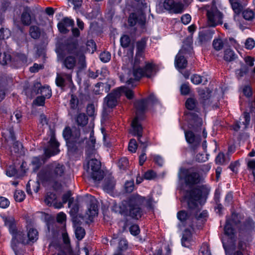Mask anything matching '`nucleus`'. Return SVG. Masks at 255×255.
<instances>
[{"label":"nucleus","mask_w":255,"mask_h":255,"mask_svg":"<svg viewBox=\"0 0 255 255\" xmlns=\"http://www.w3.org/2000/svg\"><path fill=\"white\" fill-rule=\"evenodd\" d=\"M185 135L186 141L192 145V148L195 150L199 145L201 142L200 136L195 135L191 131H185Z\"/></svg>","instance_id":"19"},{"label":"nucleus","mask_w":255,"mask_h":255,"mask_svg":"<svg viewBox=\"0 0 255 255\" xmlns=\"http://www.w3.org/2000/svg\"><path fill=\"white\" fill-rule=\"evenodd\" d=\"M96 88H102V90L104 89L105 90V92L107 93L110 90V85L107 83H102V82H99L96 84L95 85Z\"/></svg>","instance_id":"60"},{"label":"nucleus","mask_w":255,"mask_h":255,"mask_svg":"<svg viewBox=\"0 0 255 255\" xmlns=\"http://www.w3.org/2000/svg\"><path fill=\"white\" fill-rule=\"evenodd\" d=\"M163 5L167 10L175 13H182L184 10V5L181 2H175L174 0H165Z\"/></svg>","instance_id":"16"},{"label":"nucleus","mask_w":255,"mask_h":255,"mask_svg":"<svg viewBox=\"0 0 255 255\" xmlns=\"http://www.w3.org/2000/svg\"><path fill=\"white\" fill-rule=\"evenodd\" d=\"M56 199V196L55 194L49 193L47 195L45 199V203L48 206H52L55 202Z\"/></svg>","instance_id":"50"},{"label":"nucleus","mask_w":255,"mask_h":255,"mask_svg":"<svg viewBox=\"0 0 255 255\" xmlns=\"http://www.w3.org/2000/svg\"><path fill=\"white\" fill-rule=\"evenodd\" d=\"M144 198L139 195H133L127 200L123 201L119 205L115 206V211L125 217H129L138 220L143 215L140 207Z\"/></svg>","instance_id":"1"},{"label":"nucleus","mask_w":255,"mask_h":255,"mask_svg":"<svg viewBox=\"0 0 255 255\" xmlns=\"http://www.w3.org/2000/svg\"><path fill=\"white\" fill-rule=\"evenodd\" d=\"M197 105V101L193 98H188L185 103V106L189 110H195Z\"/></svg>","instance_id":"42"},{"label":"nucleus","mask_w":255,"mask_h":255,"mask_svg":"<svg viewBox=\"0 0 255 255\" xmlns=\"http://www.w3.org/2000/svg\"><path fill=\"white\" fill-rule=\"evenodd\" d=\"M12 236L11 240V246L13 249L16 247L17 245L19 243H21L24 245L28 244L26 236H25L22 232L17 231L16 229L10 233Z\"/></svg>","instance_id":"17"},{"label":"nucleus","mask_w":255,"mask_h":255,"mask_svg":"<svg viewBox=\"0 0 255 255\" xmlns=\"http://www.w3.org/2000/svg\"><path fill=\"white\" fill-rule=\"evenodd\" d=\"M189 125L191 128L196 131L201 130V127L203 124L202 119L195 113L190 112L186 114Z\"/></svg>","instance_id":"14"},{"label":"nucleus","mask_w":255,"mask_h":255,"mask_svg":"<svg viewBox=\"0 0 255 255\" xmlns=\"http://www.w3.org/2000/svg\"><path fill=\"white\" fill-rule=\"evenodd\" d=\"M76 58V55L66 54L64 52L58 54V60L61 63L62 67L72 71L76 65L78 66V59Z\"/></svg>","instance_id":"10"},{"label":"nucleus","mask_w":255,"mask_h":255,"mask_svg":"<svg viewBox=\"0 0 255 255\" xmlns=\"http://www.w3.org/2000/svg\"><path fill=\"white\" fill-rule=\"evenodd\" d=\"M128 165V161L126 157L121 158L118 162V166L121 170H126Z\"/></svg>","instance_id":"57"},{"label":"nucleus","mask_w":255,"mask_h":255,"mask_svg":"<svg viewBox=\"0 0 255 255\" xmlns=\"http://www.w3.org/2000/svg\"><path fill=\"white\" fill-rule=\"evenodd\" d=\"M145 22V18L143 16H137L135 13L130 14L128 18V23L130 26H134L137 23L143 26Z\"/></svg>","instance_id":"26"},{"label":"nucleus","mask_w":255,"mask_h":255,"mask_svg":"<svg viewBox=\"0 0 255 255\" xmlns=\"http://www.w3.org/2000/svg\"><path fill=\"white\" fill-rule=\"evenodd\" d=\"M186 53V49L183 47L176 55L175 59V66L177 68L184 69L186 67L187 61L184 57V55Z\"/></svg>","instance_id":"18"},{"label":"nucleus","mask_w":255,"mask_h":255,"mask_svg":"<svg viewBox=\"0 0 255 255\" xmlns=\"http://www.w3.org/2000/svg\"><path fill=\"white\" fill-rule=\"evenodd\" d=\"M134 106L136 110V117L133 120L136 119L137 123H139V120L143 119L142 116L147 107V100L143 99L137 100L134 103Z\"/></svg>","instance_id":"15"},{"label":"nucleus","mask_w":255,"mask_h":255,"mask_svg":"<svg viewBox=\"0 0 255 255\" xmlns=\"http://www.w3.org/2000/svg\"><path fill=\"white\" fill-rule=\"evenodd\" d=\"M3 220L5 225L8 227L10 233L13 232V231L16 229L15 221L12 217L4 218Z\"/></svg>","instance_id":"35"},{"label":"nucleus","mask_w":255,"mask_h":255,"mask_svg":"<svg viewBox=\"0 0 255 255\" xmlns=\"http://www.w3.org/2000/svg\"><path fill=\"white\" fill-rule=\"evenodd\" d=\"M22 147V144L20 142L18 141H16V139L13 141L12 143H11V147L10 149H8V150H10V151H13L15 153L18 152L20 149Z\"/></svg>","instance_id":"53"},{"label":"nucleus","mask_w":255,"mask_h":255,"mask_svg":"<svg viewBox=\"0 0 255 255\" xmlns=\"http://www.w3.org/2000/svg\"><path fill=\"white\" fill-rule=\"evenodd\" d=\"M76 121L79 126L83 127L87 124L88 119L85 114L80 113L77 116Z\"/></svg>","instance_id":"38"},{"label":"nucleus","mask_w":255,"mask_h":255,"mask_svg":"<svg viewBox=\"0 0 255 255\" xmlns=\"http://www.w3.org/2000/svg\"><path fill=\"white\" fill-rule=\"evenodd\" d=\"M98 214V205L96 199L92 197L90 199V204L88 206V211L86 212V216L89 220H91L94 217L97 216Z\"/></svg>","instance_id":"22"},{"label":"nucleus","mask_w":255,"mask_h":255,"mask_svg":"<svg viewBox=\"0 0 255 255\" xmlns=\"http://www.w3.org/2000/svg\"><path fill=\"white\" fill-rule=\"evenodd\" d=\"M28 244L34 243L38 239V232L34 229H30L26 235Z\"/></svg>","instance_id":"34"},{"label":"nucleus","mask_w":255,"mask_h":255,"mask_svg":"<svg viewBox=\"0 0 255 255\" xmlns=\"http://www.w3.org/2000/svg\"><path fill=\"white\" fill-rule=\"evenodd\" d=\"M232 8L236 13H240L242 10V5L238 0H230Z\"/></svg>","instance_id":"45"},{"label":"nucleus","mask_w":255,"mask_h":255,"mask_svg":"<svg viewBox=\"0 0 255 255\" xmlns=\"http://www.w3.org/2000/svg\"><path fill=\"white\" fill-rule=\"evenodd\" d=\"M250 122V116L249 113L244 112L242 118H240L239 121H237L234 126V129L238 131L240 128V125L243 124L244 128H246Z\"/></svg>","instance_id":"27"},{"label":"nucleus","mask_w":255,"mask_h":255,"mask_svg":"<svg viewBox=\"0 0 255 255\" xmlns=\"http://www.w3.org/2000/svg\"><path fill=\"white\" fill-rule=\"evenodd\" d=\"M202 194L201 187H198L191 190L188 195V206L191 210V214H192L193 218L195 217L197 220L204 219L208 216L206 211L199 213L200 208L197 202L201 199Z\"/></svg>","instance_id":"4"},{"label":"nucleus","mask_w":255,"mask_h":255,"mask_svg":"<svg viewBox=\"0 0 255 255\" xmlns=\"http://www.w3.org/2000/svg\"><path fill=\"white\" fill-rule=\"evenodd\" d=\"M243 16L244 18L248 20H252L254 16V12L253 10L250 9H246L243 11Z\"/></svg>","instance_id":"58"},{"label":"nucleus","mask_w":255,"mask_h":255,"mask_svg":"<svg viewBox=\"0 0 255 255\" xmlns=\"http://www.w3.org/2000/svg\"><path fill=\"white\" fill-rule=\"evenodd\" d=\"M207 24L210 27H215L223 23V14L216 7L212 6L207 10Z\"/></svg>","instance_id":"11"},{"label":"nucleus","mask_w":255,"mask_h":255,"mask_svg":"<svg viewBox=\"0 0 255 255\" xmlns=\"http://www.w3.org/2000/svg\"><path fill=\"white\" fill-rule=\"evenodd\" d=\"M191 80L193 84L198 85L201 83L203 79L200 75L194 74L191 76Z\"/></svg>","instance_id":"62"},{"label":"nucleus","mask_w":255,"mask_h":255,"mask_svg":"<svg viewBox=\"0 0 255 255\" xmlns=\"http://www.w3.org/2000/svg\"><path fill=\"white\" fill-rule=\"evenodd\" d=\"M192 241V235L191 232L188 229H186L183 233V236L181 240L182 246L188 247Z\"/></svg>","instance_id":"29"},{"label":"nucleus","mask_w":255,"mask_h":255,"mask_svg":"<svg viewBox=\"0 0 255 255\" xmlns=\"http://www.w3.org/2000/svg\"><path fill=\"white\" fill-rule=\"evenodd\" d=\"M68 206L71 208L70 211L71 216H75L78 214L79 209V204L77 200L74 201V198L70 199Z\"/></svg>","instance_id":"32"},{"label":"nucleus","mask_w":255,"mask_h":255,"mask_svg":"<svg viewBox=\"0 0 255 255\" xmlns=\"http://www.w3.org/2000/svg\"><path fill=\"white\" fill-rule=\"evenodd\" d=\"M39 94L45 98L49 99L51 97L52 95L51 90L50 89L49 86H44L40 89Z\"/></svg>","instance_id":"44"},{"label":"nucleus","mask_w":255,"mask_h":255,"mask_svg":"<svg viewBox=\"0 0 255 255\" xmlns=\"http://www.w3.org/2000/svg\"><path fill=\"white\" fill-rule=\"evenodd\" d=\"M1 135L2 136V146L5 149H10L11 143L16 139L13 126L10 125H4L2 129Z\"/></svg>","instance_id":"9"},{"label":"nucleus","mask_w":255,"mask_h":255,"mask_svg":"<svg viewBox=\"0 0 255 255\" xmlns=\"http://www.w3.org/2000/svg\"><path fill=\"white\" fill-rule=\"evenodd\" d=\"M74 228L76 238L79 241L81 240L86 234L85 229L80 226H77Z\"/></svg>","instance_id":"43"},{"label":"nucleus","mask_w":255,"mask_h":255,"mask_svg":"<svg viewBox=\"0 0 255 255\" xmlns=\"http://www.w3.org/2000/svg\"><path fill=\"white\" fill-rule=\"evenodd\" d=\"M255 45V42L253 38H248L245 42V47L246 48L248 49H253Z\"/></svg>","instance_id":"64"},{"label":"nucleus","mask_w":255,"mask_h":255,"mask_svg":"<svg viewBox=\"0 0 255 255\" xmlns=\"http://www.w3.org/2000/svg\"><path fill=\"white\" fill-rule=\"evenodd\" d=\"M93 134H94V132H93V131H92L90 133V140L88 141L87 145L86 146V154L87 155L86 160L90 159V158H92L96 152V151L95 149V143L96 142V139L94 138Z\"/></svg>","instance_id":"20"},{"label":"nucleus","mask_w":255,"mask_h":255,"mask_svg":"<svg viewBox=\"0 0 255 255\" xmlns=\"http://www.w3.org/2000/svg\"><path fill=\"white\" fill-rule=\"evenodd\" d=\"M117 89L119 92L120 96H121L122 94H124L128 99H132L133 98L134 94L131 90H130L126 87H121L117 88Z\"/></svg>","instance_id":"37"},{"label":"nucleus","mask_w":255,"mask_h":255,"mask_svg":"<svg viewBox=\"0 0 255 255\" xmlns=\"http://www.w3.org/2000/svg\"><path fill=\"white\" fill-rule=\"evenodd\" d=\"M132 77L129 74L126 76L120 75V78L122 82L129 85L133 82L134 80H138L142 77H145L144 69L140 67L132 68Z\"/></svg>","instance_id":"13"},{"label":"nucleus","mask_w":255,"mask_h":255,"mask_svg":"<svg viewBox=\"0 0 255 255\" xmlns=\"http://www.w3.org/2000/svg\"><path fill=\"white\" fill-rule=\"evenodd\" d=\"M223 246L225 251L226 255H244V254L241 251L235 250L233 251V253L231 254H229V250L230 248L226 245L224 243V241L222 240Z\"/></svg>","instance_id":"52"},{"label":"nucleus","mask_w":255,"mask_h":255,"mask_svg":"<svg viewBox=\"0 0 255 255\" xmlns=\"http://www.w3.org/2000/svg\"><path fill=\"white\" fill-rule=\"evenodd\" d=\"M66 54L76 55L78 59V68L82 70L86 68V62L85 55L79 52L78 40L71 39L67 41L64 47V52Z\"/></svg>","instance_id":"6"},{"label":"nucleus","mask_w":255,"mask_h":255,"mask_svg":"<svg viewBox=\"0 0 255 255\" xmlns=\"http://www.w3.org/2000/svg\"><path fill=\"white\" fill-rule=\"evenodd\" d=\"M199 255H211L208 244H203L202 245L199 250Z\"/></svg>","instance_id":"55"},{"label":"nucleus","mask_w":255,"mask_h":255,"mask_svg":"<svg viewBox=\"0 0 255 255\" xmlns=\"http://www.w3.org/2000/svg\"><path fill=\"white\" fill-rule=\"evenodd\" d=\"M189 209V214L184 211H179L177 214L178 219L182 223L188 222L193 218L192 214H191V210Z\"/></svg>","instance_id":"33"},{"label":"nucleus","mask_w":255,"mask_h":255,"mask_svg":"<svg viewBox=\"0 0 255 255\" xmlns=\"http://www.w3.org/2000/svg\"><path fill=\"white\" fill-rule=\"evenodd\" d=\"M27 62L26 56L24 54H17L14 59L12 60V63H15L14 64L17 65V66H21Z\"/></svg>","instance_id":"36"},{"label":"nucleus","mask_w":255,"mask_h":255,"mask_svg":"<svg viewBox=\"0 0 255 255\" xmlns=\"http://www.w3.org/2000/svg\"><path fill=\"white\" fill-rule=\"evenodd\" d=\"M25 195L24 192L20 190H16L14 194V198L16 201L21 202L24 199Z\"/></svg>","instance_id":"51"},{"label":"nucleus","mask_w":255,"mask_h":255,"mask_svg":"<svg viewBox=\"0 0 255 255\" xmlns=\"http://www.w3.org/2000/svg\"><path fill=\"white\" fill-rule=\"evenodd\" d=\"M213 46L216 51L221 50L223 46L224 43L221 39H215L213 41Z\"/></svg>","instance_id":"54"},{"label":"nucleus","mask_w":255,"mask_h":255,"mask_svg":"<svg viewBox=\"0 0 255 255\" xmlns=\"http://www.w3.org/2000/svg\"><path fill=\"white\" fill-rule=\"evenodd\" d=\"M74 25V21L68 17L62 19L57 25L59 31L63 33H66L69 31L68 27H73Z\"/></svg>","instance_id":"23"},{"label":"nucleus","mask_w":255,"mask_h":255,"mask_svg":"<svg viewBox=\"0 0 255 255\" xmlns=\"http://www.w3.org/2000/svg\"><path fill=\"white\" fill-rule=\"evenodd\" d=\"M84 167L94 180L100 181L104 177V172L101 170V162L96 158L86 160Z\"/></svg>","instance_id":"8"},{"label":"nucleus","mask_w":255,"mask_h":255,"mask_svg":"<svg viewBox=\"0 0 255 255\" xmlns=\"http://www.w3.org/2000/svg\"><path fill=\"white\" fill-rule=\"evenodd\" d=\"M100 58L102 61L106 63L111 59V54L108 52H104L100 54Z\"/></svg>","instance_id":"61"},{"label":"nucleus","mask_w":255,"mask_h":255,"mask_svg":"<svg viewBox=\"0 0 255 255\" xmlns=\"http://www.w3.org/2000/svg\"><path fill=\"white\" fill-rule=\"evenodd\" d=\"M116 182L112 177L105 178L103 185V189L107 192L112 191L115 187Z\"/></svg>","instance_id":"30"},{"label":"nucleus","mask_w":255,"mask_h":255,"mask_svg":"<svg viewBox=\"0 0 255 255\" xmlns=\"http://www.w3.org/2000/svg\"><path fill=\"white\" fill-rule=\"evenodd\" d=\"M249 71V67L247 65L243 64L239 69L236 70V77L238 79H240L246 75Z\"/></svg>","instance_id":"40"},{"label":"nucleus","mask_w":255,"mask_h":255,"mask_svg":"<svg viewBox=\"0 0 255 255\" xmlns=\"http://www.w3.org/2000/svg\"><path fill=\"white\" fill-rule=\"evenodd\" d=\"M178 176L179 179L183 181L185 184L189 188L199 184L201 181L199 172L195 171L193 168H180Z\"/></svg>","instance_id":"7"},{"label":"nucleus","mask_w":255,"mask_h":255,"mask_svg":"<svg viewBox=\"0 0 255 255\" xmlns=\"http://www.w3.org/2000/svg\"><path fill=\"white\" fill-rule=\"evenodd\" d=\"M59 143L56 141L55 138L54 136L51 137L49 141L48 147L44 149V154L35 156L32 158L31 164L33 166V171H37L48 158L57 154L59 151Z\"/></svg>","instance_id":"5"},{"label":"nucleus","mask_w":255,"mask_h":255,"mask_svg":"<svg viewBox=\"0 0 255 255\" xmlns=\"http://www.w3.org/2000/svg\"><path fill=\"white\" fill-rule=\"evenodd\" d=\"M137 148V144L136 143V141L135 139H131L129 142L128 149V150L132 153H134L136 152V150Z\"/></svg>","instance_id":"56"},{"label":"nucleus","mask_w":255,"mask_h":255,"mask_svg":"<svg viewBox=\"0 0 255 255\" xmlns=\"http://www.w3.org/2000/svg\"><path fill=\"white\" fill-rule=\"evenodd\" d=\"M29 34L34 39L38 38L40 35L39 28L36 26H31L29 28Z\"/></svg>","instance_id":"46"},{"label":"nucleus","mask_w":255,"mask_h":255,"mask_svg":"<svg viewBox=\"0 0 255 255\" xmlns=\"http://www.w3.org/2000/svg\"><path fill=\"white\" fill-rule=\"evenodd\" d=\"M78 103L79 100L77 97L74 95H72L70 101V105L71 108L73 109H76L77 108Z\"/></svg>","instance_id":"59"},{"label":"nucleus","mask_w":255,"mask_h":255,"mask_svg":"<svg viewBox=\"0 0 255 255\" xmlns=\"http://www.w3.org/2000/svg\"><path fill=\"white\" fill-rule=\"evenodd\" d=\"M63 136L66 141L68 153L70 156L77 157L82 153L84 140L80 138L79 129L72 130L70 127H66L63 131Z\"/></svg>","instance_id":"2"},{"label":"nucleus","mask_w":255,"mask_h":255,"mask_svg":"<svg viewBox=\"0 0 255 255\" xmlns=\"http://www.w3.org/2000/svg\"><path fill=\"white\" fill-rule=\"evenodd\" d=\"M224 233L231 240L233 237V229L230 223V221L228 220H226V225L224 227Z\"/></svg>","instance_id":"41"},{"label":"nucleus","mask_w":255,"mask_h":255,"mask_svg":"<svg viewBox=\"0 0 255 255\" xmlns=\"http://www.w3.org/2000/svg\"><path fill=\"white\" fill-rule=\"evenodd\" d=\"M65 171V166L63 164L53 162L46 165L39 173V176L45 181L55 183L64 176Z\"/></svg>","instance_id":"3"},{"label":"nucleus","mask_w":255,"mask_h":255,"mask_svg":"<svg viewBox=\"0 0 255 255\" xmlns=\"http://www.w3.org/2000/svg\"><path fill=\"white\" fill-rule=\"evenodd\" d=\"M236 55L231 49H227L224 51V59L227 62H231L236 58Z\"/></svg>","instance_id":"39"},{"label":"nucleus","mask_w":255,"mask_h":255,"mask_svg":"<svg viewBox=\"0 0 255 255\" xmlns=\"http://www.w3.org/2000/svg\"><path fill=\"white\" fill-rule=\"evenodd\" d=\"M147 39L143 38L136 42V52L137 55H139L143 57V53L146 45Z\"/></svg>","instance_id":"31"},{"label":"nucleus","mask_w":255,"mask_h":255,"mask_svg":"<svg viewBox=\"0 0 255 255\" xmlns=\"http://www.w3.org/2000/svg\"><path fill=\"white\" fill-rule=\"evenodd\" d=\"M249 246V243L247 240L244 239H240L237 245V251H241L243 253L247 250Z\"/></svg>","instance_id":"47"},{"label":"nucleus","mask_w":255,"mask_h":255,"mask_svg":"<svg viewBox=\"0 0 255 255\" xmlns=\"http://www.w3.org/2000/svg\"><path fill=\"white\" fill-rule=\"evenodd\" d=\"M31 10L30 7L24 6L20 16L21 23L25 26L29 25L31 23Z\"/></svg>","instance_id":"25"},{"label":"nucleus","mask_w":255,"mask_h":255,"mask_svg":"<svg viewBox=\"0 0 255 255\" xmlns=\"http://www.w3.org/2000/svg\"><path fill=\"white\" fill-rule=\"evenodd\" d=\"M134 188V183L132 181H128L125 183V188L127 192L130 193Z\"/></svg>","instance_id":"63"},{"label":"nucleus","mask_w":255,"mask_h":255,"mask_svg":"<svg viewBox=\"0 0 255 255\" xmlns=\"http://www.w3.org/2000/svg\"><path fill=\"white\" fill-rule=\"evenodd\" d=\"M65 80L69 82L72 81V75L70 73H57L55 83L56 85L61 88L65 86Z\"/></svg>","instance_id":"24"},{"label":"nucleus","mask_w":255,"mask_h":255,"mask_svg":"<svg viewBox=\"0 0 255 255\" xmlns=\"http://www.w3.org/2000/svg\"><path fill=\"white\" fill-rule=\"evenodd\" d=\"M119 92L118 89L114 90L112 92L108 95L105 98V103L109 108H113L117 104V99L120 97Z\"/></svg>","instance_id":"21"},{"label":"nucleus","mask_w":255,"mask_h":255,"mask_svg":"<svg viewBox=\"0 0 255 255\" xmlns=\"http://www.w3.org/2000/svg\"><path fill=\"white\" fill-rule=\"evenodd\" d=\"M121 46L124 48H127L129 46L131 43V39L128 35H123L120 39Z\"/></svg>","instance_id":"49"},{"label":"nucleus","mask_w":255,"mask_h":255,"mask_svg":"<svg viewBox=\"0 0 255 255\" xmlns=\"http://www.w3.org/2000/svg\"><path fill=\"white\" fill-rule=\"evenodd\" d=\"M144 69V76L148 78L153 77L157 71V67L155 64L150 63H146Z\"/></svg>","instance_id":"28"},{"label":"nucleus","mask_w":255,"mask_h":255,"mask_svg":"<svg viewBox=\"0 0 255 255\" xmlns=\"http://www.w3.org/2000/svg\"><path fill=\"white\" fill-rule=\"evenodd\" d=\"M133 128L132 134L137 136V140L140 144V147L142 150H146L148 145V139L146 137H142V127L140 123H137L136 119L133 120L131 123Z\"/></svg>","instance_id":"12"},{"label":"nucleus","mask_w":255,"mask_h":255,"mask_svg":"<svg viewBox=\"0 0 255 255\" xmlns=\"http://www.w3.org/2000/svg\"><path fill=\"white\" fill-rule=\"evenodd\" d=\"M22 118V114L20 111H15L12 115L10 116V120L11 123H18L20 122Z\"/></svg>","instance_id":"48"}]
</instances>
